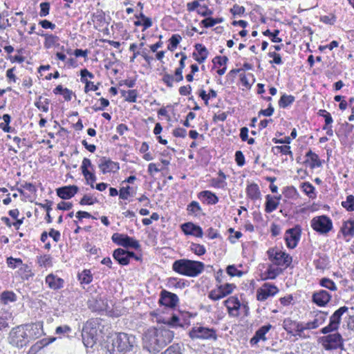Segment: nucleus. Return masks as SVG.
I'll use <instances>...</instances> for the list:
<instances>
[{"label": "nucleus", "instance_id": "obj_1", "mask_svg": "<svg viewBox=\"0 0 354 354\" xmlns=\"http://www.w3.org/2000/svg\"><path fill=\"white\" fill-rule=\"evenodd\" d=\"M174 333L166 326L149 328L143 334V348L151 353H158L174 339Z\"/></svg>", "mask_w": 354, "mask_h": 354}, {"label": "nucleus", "instance_id": "obj_2", "mask_svg": "<svg viewBox=\"0 0 354 354\" xmlns=\"http://www.w3.org/2000/svg\"><path fill=\"white\" fill-rule=\"evenodd\" d=\"M205 265L203 262L187 259L176 260L172 264L174 272L184 276L195 277L202 273Z\"/></svg>", "mask_w": 354, "mask_h": 354}, {"label": "nucleus", "instance_id": "obj_3", "mask_svg": "<svg viewBox=\"0 0 354 354\" xmlns=\"http://www.w3.org/2000/svg\"><path fill=\"white\" fill-rule=\"evenodd\" d=\"M111 342L110 352L112 354L126 353L133 350L136 337L133 335L119 333L112 337Z\"/></svg>", "mask_w": 354, "mask_h": 354}, {"label": "nucleus", "instance_id": "obj_4", "mask_svg": "<svg viewBox=\"0 0 354 354\" xmlns=\"http://www.w3.org/2000/svg\"><path fill=\"white\" fill-rule=\"evenodd\" d=\"M30 335H28L24 325L13 328L8 337L9 343L16 347L22 348L30 342Z\"/></svg>", "mask_w": 354, "mask_h": 354}, {"label": "nucleus", "instance_id": "obj_5", "mask_svg": "<svg viewBox=\"0 0 354 354\" xmlns=\"http://www.w3.org/2000/svg\"><path fill=\"white\" fill-rule=\"evenodd\" d=\"M192 339L213 340L216 341L218 336L216 330L213 328L202 326H195L189 332Z\"/></svg>", "mask_w": 354, "mask_h": 354}, {"label": "nucleus", "instance_id": "obj_6", "mask_svg": "<svg viewBox=\"0 0 354 354\" xmlns=\"http://www.w3.org/2000/svg\"><path fill=\"white\" fill-rule=\"evenodd\" d=\"M310 226L319 234H326L332 230L333 222L326 215L317 216L310 221Z\"/></svg>", "mask_w": 354, "mask_h": 354}, {"label": "nucleus", "instance_id": "obj_7", "mask_svg": "<svg viewBox=\"0 0 354 354\" xmlns=\"http://www.w3.org/2000/svg\"><path fill=\"white\" fill-rule=\"evenodd\" d=\"M319 342L326 351L342 348L343 339L339 333L329 334L319 337Z\"/></svg>", "mask_w": 354, "mask_h": 354}, {"label": "nucleus", "instance_id": "obj_8", "mask_svg": "<svg viewBox=\"0 0 354 354\" xmlns=\"http://www.w3.org/2000/svg\"><path fill=\"white\" fill-rule=\"evenodd\" d=\"M269 259L277 266L288 267L292 261L290 255L277 248H270L267 252Z\"/></svg>", "mask_w": 354, "mask_h": 354}, {"label": "nucleus", "instance_id": "obj_9", "mask_svg": "<svg viewBox=\"0 0 354 354\" xmlns=\"http://www.w3.org/2000/svg\"><path fill=\"white\" fill-rule=\"evenodd\" d=\"M111 239L113 243L124 248H131L136 250L140 248L139 241L133 237L129 236L127 234L114 233L111 236Z\"/></svg>", "mask_w": 354, "mask_h": 354}, {"label": "nucleus", "instance_id": "obj_10", "mask_svg": "<svg viewBox=\"0 0 354 354\" xmlns=\"http://www.w3.org/2000/svg\"><path fill=\"white\" fill-rule=\"evenodd\" d=\"M283 328L288 333L293 335H298L300 337H305L304 334L305 328L304 323L293 321L290 318H286L282 324Z\"/></svg>", "mask_w": 354, "mask_h": 354}, {"label": "nucleus", "instance_id": "obj_11", "mask_svg": "<svg viewBox=\"0 0 354 354\" xmlns=\"http://www.w3.org/2000/svg\"><path fill=\"white\" fill-rule=\"evenodd\" d=\"M348 310V307L342 306L335 311V313L330 317V323L326 327L322 328L321 333L327 334L330 332L337 330L341 320L342 315Z\"/></svg>", "mask_w": 354, "mask_h": 354}, {"label": "nucleus", "instance_id": "obj_12", "mask_svg": "<svg viewBox=\"0 0 354 354\" xmlns=\"http://www.w3.org/2000/svg\"><path fill=\"white\" fill-rule=\"evenodd\" d=\"M278 288L269 283H265L263 286L257 291V299L259 301H263L269 297L274 296L278 292Z\"/></svg>", "mask_w": 354, "mask_h": 354}, {"label": "nucleus", "instance_id": "obj_13", "mask_svg": "<svg viewBox=\"0 0 354 354\" xmlns=\"http://www.w3.org/2000/svg\"><path fill=\"white\" fill-rule=\"evenodd\" d=\"M285 236V241L288 248L293 249L295 248L298 241H299L301 236V229L299 226H296L293 228L288 229Z\"/></svg>", "mask_w": 354, "mask_h": 354}, {"label": "nucleus", "instance_id": "obj_14", "mask_svg": "<svg viewBox=\"0 0 354 354\" xmlns=\"http://www.w3.org/2000/svg\"><path fill=\"white\" fill-rule=\"evenodd\" d=\"M98 167L102 174L117 172L120 169V165L106 157H102L99 160Z\"/></svg>", "mask_w": 354, "mask_h": 354}, {"label": "nucleus", "instance_id": "obj_15", "mask_svg": "<svg viewBox=\"0 0 354 354\" xmlns=\"http://www.w3.org/2000/svg\"><path fill=\"white\" fill-rule=\"evenodd\" d=\"M179 301L178 296L166 290L160 292L159 303L163 306L174 308L177 306Z\"/></svg>", "mask_w": 354, "mask_h": 354}, {"label": "nucleus", "instance_id": "obj_16", "mask_svg": "<svg viewBox=\"0 0 354 354\" xmlns=\"http://www.w3.org/2000/svg\"><path fill=\"white\" fill-rule=\"evenodd\" d=\"M78 190L79 188L76 185H67L57 188L56 193L59 198L67 200L73 197Z\"/></svg>", "mask_w": 354, "mask_h": 354}, {"label": "nucleus", "instance_id": "obj_17", "mask_svg": "<svg viewBox=\"0 0 354 354\" xmlns=\"http://www.w3.org/2000/svg\"><path fill=\"white\" fill-rule=\"evenodd\" d=\"M224 305L226 306L230 315L233 317L239 316L238 311L241 307V303L238 298L230 297L224 301Z\"/></svg>", "mask_w": 354, "mask_h": 354}, {"label": "nucleus", "instance_id": "obj_18", "mask_svg": "<svg viewBox=\"0 0 354 354\" xmlns=\"http://www.w3.org/2000/svg\"><path fill=\"white\" fill-rule=\"evenodd\" d=\"M181 229L183 232L187 235L202 237L203 234L202 228L191 222L182 224Z\"/></svg>", "mask_w": 354, "mask_h": 354}, {"label": "nucleus", "instance_id": "obj_19", "mask_svg": "<svg viewBox=\"0 0 354 354\" xmlns=\"http://www.w3.org/2000/svg\"><path fill=\"white\" fill-rule=\"evenodd\" d=\"M331 299V295L324 290H320L313 295V301L319 306H324Z\"/></svg>", "mask_w": 354, "mask_h": 354}, {"label": "nucleus", "instance_id": "obj_20", "mask_svg": "<svg viewBox=\"0 0 354 354\" xmlns=\"http://www.w3.org/2000/svg\"><path fill=\"white\" fill-rule=\"evenodd\" d=\"M272 325L268 324L260 327L256 332L254 335L250 339V343L254 346L258 344L260 340L266 341V334L270 330Z\"/></svg>", "mask_w": 354, "mask_h": 354}, {"label": "nucleus", "instance_id": "obj_21", "mask_svg": "<svg viewBox=\"0 0 354 354\" xmlns=\"http://www.w3.org/2000/svg\"><path fill=\"white\" fill-rule=\"evenodd\" d=\"M183 71L175 70L174 76L169 73H165L162 76V80L169 88L174 86V82H180L183 81Z\"/></svg>", "mask_w": 354, "mask_h": 354}, {"label": "nucleus", "instance_id": "obj_22", "mask_svg": "<svg viewBox=\"0 0 354 354\" xmlns=\"http://www.w3.org/2000/svg\"><path fill=\"white\" fill-rule=\"evenodd\" d=\"M46 283L50 289L56 290L63 288L64 281L62 278L50 274L46 277Z\"/></svg>", "mask_w": 354, "mask_h": 354}, {"label": "nucleus", "instance_id": "obj_23", "mask_svg": "<svg viewBox=\"0 0 354 354\" xmlns=\"http://www.w3.org/2000/svg\"><path fill=\"white\" fill-rule=\"evenodd\" d=\"M326 315L327 314L323 312H320L317 314L313 321L304 323L306 330L315 329L318 328L319 325L322 324L325 322Z\"/></svg>", "mask_w": 354, "mask_h": 354}, {"label": "nucleus", "instance_id": "obj_24", "mask_svg": "<svg viewBox=\"0 0 354 354\" xmlns=\"http://www.w3.org/2000/svg\"><path fill=\"white\" fill-rule=\"evenodd\" d=\"M195 48L198 51V56L196 53H193V56L196 62L199 64L203 63L207 59L208 55V51L205 46L201 44H196Z\"/></svg>", "mask_w": 354, "mask_h": 354}, {"label": "nucleus", "instance_id": "obj_25", "mask_svg": "<svg viewBox=\"0 0 354 354\" xmlns=\"http://www.w3.org/2000/svg\"><path fill=\"white\" fill-rule=\"evenodd\" d=\"M24 326H26L28 335H30V340L37 338L42 333L41 325L39 324H31Z\"/></svg>", "mask_w": 354, "mask_h": 354}, {"label": "nucleus", "instance_id": "obj_26", "mask_svg": "<svg viewBox=\"0 0 354 354\" xmlns=\"http://www.w3.org/2000/svg\"><path fill=\"white\" fill-rule=\"evenodd\" d=\"M113 258L119 263V264L122 266H127L129 263V259H127V250L118 248L113 251Z\"/></svg>", "mask_w": 354, "mask_h": 354}, {"label": "nucleus", "instance_id": "obj_27", "mask_svg": "<svg viewBox=\"0 0 354 354\" xmlns=\"http://www.w3.org/2000/svg\"><path fill=\"white\" fill-rule=\"evenodd\" d=\"M246 193L248 196L253 201L260 198L261 196L259 186L256 183H251L248 185L246 188Z\"/></svg>", "mask_w": 354, "mask_h": 354}, {"label": "nucleus", "instance_id": "obj_28", "mask_svg": "<svg viewBox=\"0 0 354 354\" xmlns=\"http://www.w3.org/2000/svg\"><path fill=\"white\" fill-rule=\"evenodd\" d=\"M341 232L344 236H354V220H348L344 222L341 227Z\"/></svg>", "mask_w": 354, "mask_h": 354}, {"label": "nucleus", "instance_id": "obj_29", "mask_svg": "<svg viewBox=\"0 0 354 354\" xmlns=\"http://www.w3.org/2000/svg\"><path fill=\"white\" fill-rule=\"evenodd\" d=\"M266 204H265V211L267 213H271L279 206V202L274 200V196L270 195H267L266 196Z\"/></svg>", "mask_w": 354, "mask_h": 354}, {"label": "nucleus", "instance_id": "obj_30", "mask_svg": "<svg viewBox=\"0 0 354 354\" xmlns=\"http://www.w3.org/2000/svg\"><path fill=\"white\" fill-rule=\"evenodd\" d=\"M198 197L205 198L207 200V204L214 205L218 201V198L210 191H203L199 193Z\"/></svg>", "mask_w": 354, "mask_h": 354}, {"label": "nucleus", "instance_id": "obj_31", "mask_svg": "<svg viewBox=\"0 0 354 354\" xmlns=\"http://www.w3.org/2000/svg\"><path fill=\"white\" fill-rule=\"evenodd\" d=\"M17 300L16 295L12 291H4L1 295V301L4 305H8Z\"/></svg>", "mask_w": 354, "mask_h": 354}, {"label": "nucleus", "instance_id": "obj_32", "mask_svg": "<svg viewBox=\"0 0 354 354\" xmlns=\"http://www.w3.org/2000/svg\"><path fill=\"white\" fill-rule=\"evenodd\" d=\"M306 156L308 158V160L311 161L310 167L312 168H314L315 167H320L322 165V162L320 161V159L317 154L313 152L311 150H309L307 153Z\"/></svg>", "mask_w": 354, "mask_h": 354}, {"label": "nucleus", "instance_id": "obj_33", "mask_svg": "<svg viewBox=\"0 0 354 354\" xmlns=\"http://www.w3.org/2000/svg\"><path fill=\"white\" fill-rule=\"evenodd\" d=\"M187 211L189 215L197 216L202 211V208L198 202L194 201L187 205Z\"/></svg>", "mask_w": 354, "mask_h": 354}, {"label": "nucleus", "instance_id": "obj_34", "mask_svg": "<svg viewBox=\"0 0 354 354\" xmlns=\"http://www.w3.org/2000/svg\"><path fill=\"white\" fill-rule=\"evenodd\" d=\"M294 101L295 97L293 95L283 94L279 100V106L284 109L292 104Z\"/></svg>", "mask_w": 354, "mask_h": 354}, {"label": "nucleus", "instance_id": "obj_35", "mask_svg": "<svg viewBox=\"0 0 354 354\" xmlns=\"http://www.w3.org/2000/svg\"><path fill=\"white\" fill-rule=\"evenodd\" d=\"M42 96H39L38 97V100L35 102V106L39 110H41L44 112L48 111V104L50 103V100L47 98L44 99L42 101Z\"/></svg>", "mask_w": 354, "mask_h": 354}, {"label": "nucleus", "instance_id": "obj_36", "mask_svg": "<svg viewBox=\"0 0 354 354\" xmlns=\"http://www.w3.org/2000/svg\"><path fill=\"white\" fill-rule=\"evenodd\" d=\"M183 346L179 344H173L161 354H183Z\"/></svg>", "mask_w": 354, "mask_h": 354}, {"label": "nucleus", "instance_id": "obj_37", "mask_svg": "<svg viewBox=\"0 0 354 354\" xmlns=\"http://www.w3.org/2000/svg\"><path fill=\"white\" fill-rule=\"evenodd\" d=\"M79 280L82 283L88 284L92 281V274L89 270H84L78 274Z\"/></svg>", "mask_w": 354, "mask_h": 354}, {"label": "nucleus", "instance_id": "obj_38", "mask_svg": "<svg viewBox=\"0 0 354 354\" xmlns=\"http://www.w3.org/2000/svg\"><path fill=\"white\" fill-rule=\"evenodd\" d=\"M319 284L322 287H324L331 291L337 290V288L333 281L328 278H322L319 281Z\"/></svg>", "mask_w": 354, "mask_h": 354}, {"label": "nucleus", "instance_id": "obj_39", "mask_svg": "<svg viewBox=\"0 0 354 354\" xmlns=\"http://www.w3.org/2000/svg\"><path fill=\"white\" fill-rule=\"evenodd\" d=\"M121 93L122 96L125 97V100L129 102H136L138 96V92L136 90H129L128 91H121Z\"/></svg>", "mask_w": 354, "mask_h": 354}, {"label": "nucleus", "instance_id": "obj_40", "mask_svg": "<svg viewBox=\"0 0 354 354\" xmlns=\"http://www.w3.org/2000/svg\"><path fill=\"white\" fill-rule=\"evenodd\" d=\"M38 35H39V33H38ZM40 35L45 37L44 46L47 48H49L51 46H53L58 41V37L53 35L40 34Z\"/></svg>", "mask_w": 354, "mask_h": 354}, {"label": "nucleus", "instance_id": "obj_41", "mask_svg": "<svg viewBox=\"0 0 354 354\" xmlns=\"http://www.w3.org/2000/svg\"><path fill=\"white\" fill-rule=\"evenodd\" d=\"M208 297L214 301H217L225 297V294L223 292V290H221V289L218 288L217 289L211 290Z\"/></svg>", "mask_w": 354, "mask_h": 354}, {"label": "nucleus", "instance_id": "obj_42", "mask_svg": "<svg viewBox=\"0 0 354 354\" xmlns=\"http://www.w3.org/2000/svg\"><path fill=\"white\" fill-rule=\"evenodd\" d=\"M342 205L347 211L352 212L354 210V196L349 195L346 197V201L342 202Z\"/></svg>", "mask_w": 354, "mask_h": 354}, {"label": "nucleus", "instance_id": "obj_43", "mask_svg": "<svg viewBox=\"0 0 354 354\" xmlns=\"http://www.w3.org/2000/svg\"><path fill=\"white\" fill-rule=\"evenodd\" d=\"M301 187H302L303 191L310 198H314L315 196V187L310 183L306 182V183H302Z\"/></svg>", "mask_w": 354, "mask_h": 354}, {"label": "nucleus", "instance_id": "obj_44", "mask_svg": "<svg viewBox=\"0 0 354 354\" xmlns=\"http://www.w3.org/2000/svg\"><path fill=\"white\" fill-rule=\"evenodd\" d=\"M181 39L182 38L179 35H173L169 39L170 45L168 46V49L173 50L177 47Z\"/></svg>", "mask_w": 354, "mask_h": 354}, {"label": "nucleus", "instance_id": "obj_45", "mask_svg": "<svg viewBox=\"0 0 354 354\" xmlns=\"http://www.w3.org/2000/svg\"><path fill=\"white\" fill-rule=\"evenodd\" d=\"M6 262L8 267L12 269H15L17 266L22 265V260L21 259L13 258L12 257H8Z\"/></svg>", "mask_w": 354, "mask_h": 354}, {"label": "nucleus", "instance_id": "obj_46", "mask_svg": "<svg viewBox=\"0 0 354 354\" xmlns=\"http://www.w3.org/2000/svg\"><path fill=\"white\" fill-rule=\"evenodd\" d=\"M227 273L231 277H241L243 272L237 268L234 265H230L226 268Z\"/></svg>", "mask_w": 354, "mask_h": 354}, {"label": "nucleus", "instance_id": "obj_47", "mask_svg": "<svg viewBox=\"0 0 354 354\" xmlns=\"http://www.w3.org/2000/svg\"><path fill=\"white\" fill-rule=\"evenodd\" d=\"M4 122L6 123V127H3V123H1L0 124V127L1 129L4 131V132H6V133H9L10 132V127L9 126V124L10 122V120H11V117L9 114H4L2 117Z\"/></svg>", "mask_w": 354, "mask_h": 354}, {"label": "nucleus", "instance_id": "obj_48", "mask_svg": "<svg viewBox=\"0 0 354 354\" xmlns=\"http://www.w3.org/2000/svg\"><path fill=\"white\" fill-rule=\"evenodd\" d=\"M274 149L278 151L283 154L289 155L290 158L293 160V154L290 151V147L288 145H282V146H277Z\"/></svg>", "mask_w": 354, "mask_h": 354}, {"label": "nucleus", "instance_id": "obj_49", "mask_svg": "<svg viewBox=\"0 0 354 354\" xmlns=\"http://www.w3.org/2000/svg\"><path fill=\"white\" fill-rule=\"evenodd\" d=\"M39 6H40L39 16L41 17L47 16L49 14L50 3L42 2L40 3Z\"/></svg>", "mask_w": 354, "mask_h": 354}, {"label": "nucleus", "instance_id": "obj_50", "mask_svg": "<svg viewBox=\"0 0 354 354\" xmlns=\"http://www.w3.org/2000/svg\"><path fill=\"white\" fill-rule=\"evenodd\" d=\"M55 339L52 338L50 340H47L46 339H43L41 341L37 342L34 346H32V349L34 351H37L39 349H41L45 346H47L50 342L54 341Z\"/></svg>", "mask_w": 354, "mask_h": 354}, {"label": "nucleus", "instance_id": "obj_51", "mask_svg": "<svg viewBox=\"0 0 354 354\" xmlns=\"http://www.w3.org/2000/svg\"><path fill=\"white\" fill-rule=\"evenodd\" d=\"M179 321L178 317L174 315L165 322V324L171 327L182 326V324L179 323Z\"/></svg>", "mask_w": 354, "mask_h": 354}, {"label": "nucleus", "instance_id": "obj_52", "mask_svg": "<svg viewBox=\"0 0 354 354\" xmlns=\"http://www.w3.org/2000/svg\"><path fill=\"white\" fill-rule=\"evenodd\" d=\"M191 250L197 255H203L205 253L206 250L203 245L199 244H193Z\"/></svg>", "mask_w": 354, "mask_h": 354}, {"label": "nucleus", "instance_id": "obj_53", "mask_svg": "<svg viewBox=\"0 0 354 354\" xmlns=\"http://www.w3.org/2000/svg\"><path fill=\"white\" fill-rule=\"evenodd\" d=\"M92 164L91 160L87 158H84L82 160V165H81V169L82 174H88V167H91Z\"/></svg>", "mask_w": 354, "mask_h": 354}, {"label": "nucleus", "instance_id": "obj_54", "mask_svg": "<svg viewBox=\"0 0 354 354\" xmlns=\"http://www.w3.org/2000/svg\"><path fill=\"white\" fill-rule=\"evenodd\" d=\"M235 160L239 167H242L245 164V157L241 151H236L235 153Z\"/></svg>", "mask_w": 354, "mask_h": 354}, {"label": "nucleus", "instance_id": "obj_55", "mask_svg": "<svg viewBox=\"0 0 354 354\" xmlns=\"http://www.w3.org/2000/svg\"><path fill=\"white\" fill-rule=\"evenodd\" d=\"M97 201L96 198H93V197H91L90 196L84 195L82 197V198L80 200V204L82 205H93V204H94Z\"/></svg>", "mask_w": 354, "mask_h": 354}, {"label": "nucleus", "instance_id": "obj_56", "mask_svg": "<svg viewBox=\"0 0 354 354\" xmlns=\"http://www.w3.org/2000/svg\"><path fill=\"white\" fill-rule=\"evenodd\" d=\"M268 56L273 58L272 61L270 62V63H274L276 64H281L282 63L281 57L279 54L275 52H270Z\"/></svg>", "mask_w": 354, "mask_h": 354}, {"label": "nucleus", "instance_id": "obj_57", "mask_svg": "<svg viewBox=\"0 0 354 354\" xmlns=\"http://www.w3.org/2000/svg\"><path fill=\"white\" fill-rule=\"evenodd\" d=\"M234 287V285L230 283H225V285H221L218 286V288L225 294V296L232 292Z\"/></svg>", "mask_w": 354, "mask_h": 354}, {"label": "nucleus", "instance_id": "obj_58", "mask_svg": "<svg viewBox=\"0 0 354 354\" xmlns=\"http://www.w3.org/2000/svg\"><path fill=\"white\" fill-rule=\"evenodd\" d=\"M230 12L233 15H241L245 12V8L243 6H240L238 5H234L232 8H231Z\"/></svg>", "mask_w": 354, "mask_h": 354}, {"label": "nucleus", "instance_id": "obj_59", "mask_svg": "<svg viewBox=\"0 0 354 354\" xmlns=\"http://www.w3.org/2000/svg\"><path fill=\"white\" fill-rule=\"evenodd\" d=\"M198 14L203 17H207L212 15L213 12L212 10L209 9L207 6H203L201 8V9L198 10Z\"/></svg>", "mask_w": 354, "mask_h": 354}, {"label": "nucleus", "instance_id": "obj_60", "mask_svg": "<svg viewBox=\"0 0 354 354\" xmlns=\"http://www.w3.org/2000/svg\"><path fill=\"white\" fill-rule=\"evenodd\" d=\"M274 108L273 106H272L271 104H269L268 109H261L259 112V116L260 115H264V116H271L273 113H274Z\"/></svg>", "mask_w": 354, "mask_h": 354}, {"label": "nucleus", "instance_id": "obj_61", "mask_svg": "<svg viewBox=\"0 0 354 354\" xmlns=\"http://www.w3.org/2000/svg\"><path fill=\"white\" fill-rule=\"evenodd\" d=\"M130 189L131 187L129 186H127L126 187H122L120 190V198L122 199H127L129 196L130 195Z\"/></svg>", "mask_w": 354, "mask_h": 354}, {"label": "nucleus", "instance_id": "obj_62", "mask_svg": "<svg viewBox=\"0 0 354 354\" xmlns=\"http://www.w3.org/2000/svg\"><path fill=\"white\" fill-rule=\"evenodd\" d=\"M173 135L176 138H185L187 135V131L183 128H176L173 131Z\"/></svg>", "mask_w": 354, "mask_h": 354}, {"label": "nucleus", "instance_id": "obj_63", "mask_svg": "<svg viewBox=\"0 0 354 354\" xmlns=\"http://www.w3.org/2000/svg\"><path fill=\"white\" fill-rule=\"evenodd\" d=\"M213 63L218 64L219 66L225 65L228 62V58L226 56H216L213 59Z\"/></svg>", "mask_w": 354, "mask_h": 354}, {"label": "nucleus", "instance_id": "obj_64", "mask_svg": "<svg viewBox=\"0 0 354 354\" xmlns=\"http://www.w3.org/2000/svg\"><path fill=\"white\" fill-rule=\"evenodd\" d=\"M201 24L205 28H210L215 25L214 18L207 17L201 21Z\"/></svg>", "mask_w": 354, "mask_h": 354}]
</instances>
